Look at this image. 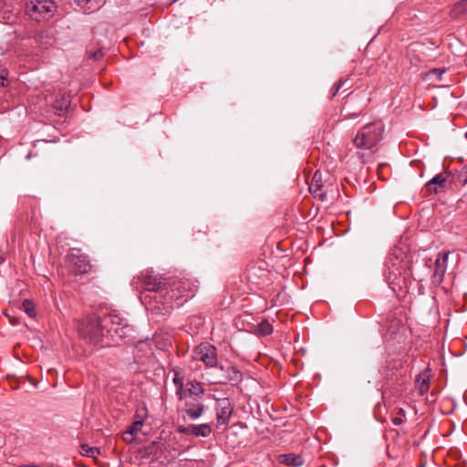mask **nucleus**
I'll use <instances>...</instances> for the list:
<instances>
[{"label": "nucleus", "instance_id": "obj_30", "mask_svg": "<svg viewBox=\"0 0 467 467\" xmlns=\"http://www.w3.org/2000/svg\"><path fill=\"white\" fill-rule=\"evenodd\" d=\"M445 71V68H434L429 73V75L431 78H435L437 80H441V77Z\"/></svg>", "mask_w": 467, "mask_h": 467}, {"label": "nucleus", "instance_id": "obj_18", "mask_svg": "<svg viewBox=\"0 0 467 467\" xmlns=\"http://www.w3.org/2000/svg\"><path fill=\"white\" fill-rule=\"evenodd\" d=\"M280 463L290 467H299L304 464V459L301 455L296 453L280 454L277 457Z\"/></svg>", "mask_w": 467, "mask_h": 467}, {"label": "nucleus", "instance_id": "obj_26", "mask_svg": "<svg viewBox=\"0 0 467 467\" xmlns=\"http://www.w3.org/2000/svg\"><path fill=\"white\" fill-rule=\"evenodd\" d=\"M143 426V419L135 420L125 432V434L136 435Z\"/></svg>", "mask_w": 467, "mask_h": 467}, {"label": "nucleus", "instance_id": "obj_29", "mask_svg": "<svg viewBox=\"0 0 467 467\" xmlns=\"http://www.w3.org/2000/svg\"><path fill=\"white\" fill-rule=\"evenodd\" d=\"M69 107V101L63 99L62 102H56L55 108L59 115H61L64 111H66Z\"/></svg>", "mask_w": 467, "mask_h": 467}, {"label": "nucleus", "instance_id": "obj_21", "mask_svg": "<svg viewBox=\"0 0 467 467\" xmlns=\"http://www.w3.org/2000/svg\"><path fill=\"white\" fill-rule=\"evenodd\" d=\"M255 333L262 337L268 336L273 333V326L268 320L264 319L256 326Z\"/></svg>", "mask_w": 467, "mask_h": 467}, {"label": "nucleus", "instance_id": "obj_5", "mask_svg": "<svg viewBox=\"0 0 467 467\" xmlns=\"http://www.w3.org/2000/svg\"><path fill=\"white\" fill-rule=\"evenodd\" d=\"M27 15L34 20H47L55 15L57 5L53 0H30L26 6Z\"/></svg>", "mask_w": 467, "mask_h": 467}, {"label": "nucleus", "instance_id": "obj_23", "mask_svg": "<svg viewBox=\"0 0 467 467\" xmlns=\"http://www.w3.org/2000/svg\"><path fill=\"white\" fill-rule=\"evenodd\" d=\"M416 388L420 396H423L430 389L428 379L419 377L416 379Z\"/></svg>", "mask_w": 467, "mask_h": 467}, {"label": "nucleus", "instance_id": "obj_1", "mask_svg": "<svg viewBox=\"0 0 467 467\" xmlns=\"http://www.w3.org/2000/svg\"><path fill=\"white\" fill-rule=\"evenodd\" d=\"M384 265V276L389 287L394 292L407 290L412 274L409 266V261L393 253L386 258Z\"/></svg>", "mask_w": 467, "mask_h": 467}, {"label": "nucleus", "instance_id": "obj_11", "mask_svg": "<svg viewBox=\"0 0 467 467\" xmlns=\"http://www.w3.org/2000/svg\"><path fill=\"white\" fill-rule=\"evenodd\" d=\"M182 400L184 401V411L191 420H197L202 415L206 407L202 399L183 398Z\"/></svg>", "mask_w": 467, "mask_h": 467}, {"label": "nucleus", "instance_id": "obj_2", "mask_svg": "<svg viewBox=\"0 0 467 467\" xmlns=\"http://www.w3.org/2000/svg\"><path fill=\"white\" fill-rule=\"evenodd\" d=\"M385 126L381 120H375L364 125L353 139L358 149L372 150L382 140Z\"/></svg>", "mask_w": 467, "mask_h": 467}, {"label": "nucleus", "instance_id": "obj_36", "mask_svg": "<svg viewBox=\"0 0 467 467\" xmlns=\"http://www.w3.org/2000/svg\"><path fill=\"white\" fill-rule=\"evenodd\" d=\"M467 172V163H466V170H465V173Z\"/></svg>", "mask_w": 467, "mask_h": 467}, {"label": "nucleus", "instance_id": "obj_9", "mask_svg": "<svg viewBox=\"0 0 467 467\" xmlns=\"http://www.w3.org/2000/svg\"><path fill=\"white\" fill-rule=\"evenodd\" d=\"M177 431L184 435L206 438L211 435L212 428L208 423H202L198 425L189 424L187 426L180 425L177 427Z\"/></svg>", "mask_w": 467, "mask_h": 467}, {"label": "nucleus", "instance_id": "obj_6", "mask_svg": "<svg viewBox=\"0 0 467 467\" xmlns=\"http://www.w3.org/2000/svg\"><path fill=\"white\" fill-rule=\"evenodd\" d=\"M66 263L69 266V271L75 275L87 274L91 270L88 256L79 249L72 248L66 256Z\"/></svg>", "mask_w": 467, "mask_h": 467}, {"label": "nucleus", "instance_id": "obj_15", "mask_svg": "<svg viewBox=\"0 0 467 467\" xmlns=\"http://www.w3.org/2000/svg\"><path fill=\"white\" fill-rule=\"evenodd\" d=\"M449 175L447 173H439L435 175L425 184V191L429 194H439L445 191L447 186V179Z\"/></svg>", "mask_w": 467, "mask_h": 467}, {"label": "nucleus", "instance_id": "obj_4", "mask_svg": "<svg viewBox=\"0 0 467 467\" xmlns=\"http://www.w3.org/2000/svg\"><path fill=\"white\" fill-rule=\"evenodd\" d=\"M132 283L136 288H143L153 292L162 291L167 285L165 278L150 270L140 272L133 278Z\"/></svg>", "mask_w": 467, "mask_h": 467}, {"label": "nucleus", "instance_id": "obj_24", "mask_svg": "<svg viewBox=\"0 0 467 467\" xmlns=\"http://www.w3.org/2000/svg\"><path fill=\"white\" fill-rule=\"evenodd\" d=\"M173 383L176 386V395L180 400H182L183 378L178 371H174Z\"/></svg>", "mask_w": 467, "mask_h": 467}, {"label": "nucleus", "instance_id": "obj_28", "mask_svg": "<svg viewBox=\"0 0 467 467\" xmlns=\"http://www.w3.org/2000/svg\"><path fill=\"white\" fill-rule=\"evenodd\" d=\"M347 82L348 79H339L337 82H336L333 88H331V98L336 97L340 88H343Z\"/></svg>", "mask_w": 467, "mask_h": 467}, {"label": "nucleus", "instance_id": "obj_16", "mask_svg": "<svg viewBox=\"0 0 467 467\" xmlns=\"http://www.w3.org/2000/svg\"><path fill=\"white\" fill-rule=\"evenodd\" d=\"M204 394V388L202 387L201 382L196 380L189 381L186 384V389H182V399L183 398H195V399H202Z\"/></svg>", "mask_w": 467, "mask_h": 467}, {"label": "nucleus", "instance_id": "obj_32", "mask_svg": "<svg viewBox=\"0 0 467 467\" xmlns=\"http://www.w3.org/2000/svg\"><path fill=\"white\" fill-rule=\"evenodd\" d=\"M103 51L101 49H98L94 52H88V56L89 58H92L94 60H99L103 57Z\"/></svg>", "mask_w": 467, "mask_h": 467}, {"label": "nucleus", "instance_id": "obj_25", "mask_svg": "<svg viewBox=\"0 0 467 467\" xmlns=\"http://www.w3.org/2000/svg\"><path fill=\"white\" fill-rule=\"evenodd\" d=\"M22 306L28 317H35L36 316V312L35 310V304L33 303V301L29 299H25Z\"/></svg>", "mask_w": 467, "mask_h": 467}, {"label": "nucleus", "instance_id": "obj_35", "mask_svg": "<svg viewBox=\"0 0 467 467\" xmlns=\"http://www.w3.org/2000/svg\"><path fill=\"white\" fill-rule=\"evenodd\" d=\"M358 116H359V113H353V114L345 116V119L356 118Z\"/></svg>", "mask_w": 467, "mask_h": 467}, {"label": "nucleus", "instance_id": "obj_8", "mask_svg": "<svg viewBox=\"0 0 467 467\" xmlns=\"http://www.w3.org/2000/svg\"><path fill=\"white\" fill-rule=\"evenodd\" d=\"M234 408V403L228 398L220 399L216 401L215 410L218 425H225L229 422Z\"/></svg>", "mask_w": 467, "mask_h": 467}, {"label": "nucleus", "instance_id": "obj_31", "mask_svg": "<svg viewBox=\"0 0 467 467\" xmlns=\"http://www.w3.org/2000/svg\"><path fill=\"white\" fill-rule=\"evenodd\" d=\"M79 6L90 10L94 8V5L91 4L92 0H74Z\"/></svg>", "mask_w": 467, "mask_h": 467}, {"label": "nucleus", "instance_id": "obj_14", "mask_svg": "<svg viewBox=\"0 0 467 467\" xmlns=\"http://www.w3.org/2000/svg\"><path fill=\"white\" fill-rule=\"evenodd\" d=\"M220 369L223 372L221 379L217 381L219 384H226L232 382L233 385L240 383L243 379V373L234 366H220Z\"/></svg>", "mask_w": 467, "mask_h": 467}, {"label": "nucleus", "instance_id": "obj_34", "mask_svg": "<svg viewBox=\"0 0 467 467\" xmlns=\"http://www.w3.org/2000/svg\"><path fill=\"white\" fill-rule=\"evenodd\" d=\"M5 73L4 71H1L0 72V87H4L5 86Z\"/></svg>", "mask_w": 467, "mask_h": 467}, {"label": "nucleus", "instance_id": "obj_33", "mask_svg": "<svg viewBox=\"0 0 467 467\" xmlns=\"http://www.w3.org/2000/svg\"><path fill=\"white\" fill-rule=\"evenodd\" d=\"M466 165L462 169L459 173V181L464 185L467 183V172L465 173Z\"/></svg>", "mask_w": 467, "mask_h": 467}, {"label": "nucleus", "instance_id": "obj_10", "mask_svg": "<svg viewBox=\"0 0 467 467\" xmlns=\"http://www.w3.org/2000/svg\"><path fill=\"white\" fill-rule=\"evenodd\" d=\"M102 327L107 334L113 337V334L122 337L123 319L117 315L109 314L101 317Z\"/></svg>", "mask_w": 467, "mask_h": 467}, {"label": "nucleus", "instance_id": "obj_20", "mask_svg": "<svg viewBox=\"0 0 467 467\" xmlns=\"http://www.w3.org/2000/svg\"><path fill=\"white\" fill-rule=\"evenodd\" d=\"M451 16L452 18H458L467 15V0H460L453 5L451 10Z\"/></svg>", "mask_w": 467, "mask_h": 467}, {"label": "nucleus", "instance_id": "obj_19", "mask_svg": "<svg viewBox=\"0 0 467 467\" xmlns=\"http://www.w3.org/2000/svg\"><path fill=\"white\" fill-rule=\"evenodd\" d=\"M35 38L37 45L44 49H47L54 44V37L47 30L40 31Z\"/></svg>", "mask_w": 467, "mask_h": 467}, {"label": "nucleus", "instance_id": "obj_7", "mask_svg": "<svg viewBox=\"0 0 467 467\" xmlns=\"http://www.w3.org/2000/svg\"><path fill=\"white\" fill-rule=\"evenodd\" d=\"M193 358L203 362L207 368H214L218 364L217 349L208 342L202 343L194 348Z\"/></svg>", "mask_w": 467, "mask_h": 467}, {"label": "nucleus", "instance_id": "obj_3", "mask_svg": "<svg viewBox=\"0 0 467 467\" xmlns=\"http://www.w3.org/2000/svg\"><path fill=\"white\" fill-rule=\"evenodd\" d=\"M78 332L81 337L92 344L100 342L105 336L101 317L89 315L78 324Z\"/></svg>", "mask_w": 467, "mask_h": 467}, {"label": "nucleus", "instance_id": "obj_12", "mask_svg": "<svg viewBox=\"0 0 467 467\" xmlns=\"http://www.w3.org/2000/svg\"><path fill=\"white\" fill-rule=\"evenodd\" d=\"M327 188L328 185H326L322 182L321 173L319 171H316L309 185V191L313 194L314 198L323 202L327 201Z\"/></svg>", "mask_w": 467, "mask_h": 467}, {"label": "nucleus", "instance_id": "obj_13", "mask_svg": "<svg viewBox=\"0 0 467 467\" xmlns=\"http://www.w3.org/2000/svg\"><path fill=\"white\" fill-rule=\"evenodd\" d=\"M450 252H444L438 254L434 262V271L432 275V283L440 285L444 278V275L447 269L448 257Z\"/></svg>", "mask_w": 467, "mask_h": 467}, {"label": "nucleus", "instance_id": "obj_17", "mask_svg": "<svg viewBox=\"0 0 467 467\" xmlns=\"http://www.w3.org/2000/svg\"><path fill=\"white\" fill-rule=\"evenodd\" d=\"M265 263L260 262L258 266L252 265L248 268V278L252 282L258 283L260 280H263L267 277V271L265 267Z\"/></svg>", "mask_w": 467, "mask_h": 467}, {"label": "nucleus", "instance_id": "obj_22", "mask_svg": "<svg viewBox=\"0 0 467 467\" xmlns=\"http://www.w3.org/2000/svg\"><path fill=\"white\" fill-rule=\"evenodd\" d=\"M79 452L83 456L96 458L99 454H100V450L98 447H91L88 444H81Z\"/></svg>", "mask_w": 467, "mask_h": 467}, {"label": "nucleus", "instance_id": "obj_27", "mask_svg": "<svg viewBox=\"0 0 467 467\" xmlns=\"http://www.w3.org/2000/svg\"><path fill=\"white\" fill-rule=\"evenodd\" d=\"M405 416H406L405 410L400 408L397 413V416L392 418V423L396 426L402 424L404 421Z\"/></svg>", "mask_w": 467, "mask_h": 467}]
</instances>
